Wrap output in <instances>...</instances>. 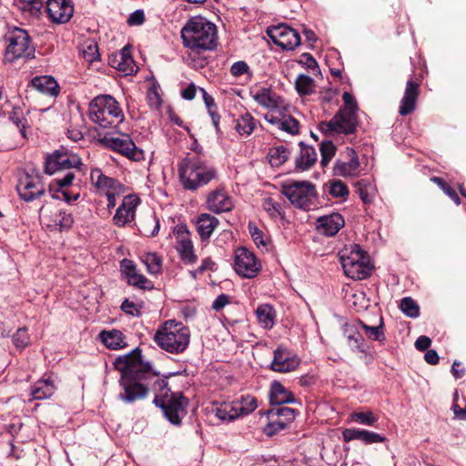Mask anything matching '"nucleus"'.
<instances>
[{
    "instance_id": "obj_1",
    "label": "nucleus",
    "mask_w": 466,
    "mask_h": 466,
    "mask_svg": "<svg viewBox=\"0 0 466 466\" xmlns=\"http://www.w3.org/2000/svg\"><path fill=\"white\" fill-rule=\"evenodd\" d=\"M115 365L121 371L119 384L123 391L118 394L119 400L133 403L145 399L152 390L155 392L153 402L162 410L165 418L175 426L181 424L187 413L188 400L181 392H172L167 388V381L143 360L140 350L117 358Z\"/></svg>"
},
{
    "instance_id": "obj_2",
    "label": "nucleus",
    "mask_w": 466,
    "mask_h": 466,
    "mask_svg": "<svg viewBox=\"0 0 466 466\" xmlns=\"http://www.w3.org/2000/svg\"><path fill=\"white\" fill-rule=\"evenodd\" d=\"M177 173L183 188L191 192H196L218 178L217 167L198 156H187L182 158L177 163Z\"/></svg>"
},
{
    "instance_id": "obj_3",
    "label": "nucleus",
    "mask_w": 466,
    "mask_h": 466,
    "mask_svg": "<svg viewBox=\"0 0 466 466\" xmlns=\"http://www.w3.org/2000/svg\"><path fill=\"white\" fill-rule=\"evenodd\" d=\"M185 47L195 53L211 51L218 45L217 26L202 16H193L181 29Z\"/></svg>"
},
{
    "instance_id": "obj_4",
    "label": "nucleus",
    "mask_w": 466,
    "mask_h": 466,
    "mask_svg": "<svg viewBox=\"0 0 466 466\" xmlns=\"http://www.w3.org/2000/svg\"><path fill=\"white\" fill-rule=\"evenodd\" d=\"M154 341L161 350L171 354H179L189 345L190 331L182 322L169 319L157 329Z\"/></svg>"
},
{
    "instance_id": "obj_5",
    "label": "nucleus",
    "mask_w": 466,
    "mask_h": 466,
    "mask_svg": "<svg viewBox=\"0 0 466 466\" xmlns=\"http://www.w3.org/2000/svg\"><path fill=\"white\" fill-rule=\"evenodd\" d=\"M89 118L101 128H108L119 125L124 120V114L113 96L100 95L89 104Z\"/></svg>"
},
{
    "instance_id": "obj_6",
    "label": "nucleus",
    "mask_w": 466,
    "mask_h": 466,
    "mask_svg": "<svg viewBox=\"0 0 466 466\" xmlns=\"http://www.w3.org/2000/svg\"><path fill=\"white\" fill-rule=\"evenodd\" d=\"M340 263L347 277L353 279H367L371 270L369 258L359 245H352L340 251Z\"/></svg>"
},
{
    "instance_id": "obj_7",
    "label": "nucleus",
    "mask_w": 466,
    "mask_h": 466,
    "mask_svg": "<svg viewBox=\"0 0 466 466\" xmlns=\"http://www.w3.org/2000/svg\"><path fill=\"white\" fill-rule=\"evenodd\" d=\"M8 43L5 52V60L13 63L15 60L25 57H33L35 47L31 43L28 33L19 27H15L9 31L6 35Z\"/></svg>"
},
{
    "instance_id": "obj_8",
    "label": "nucleus",
    "mask_w": 466,
    "mask_h": 466,
    "mask_svg": "<svg viewBox=\"0 0 466 466\" xmlns=\"http://www.w3.org/2000/svg\"><path fill=\"white\" fill-rule=\"evenodd\" d=\"M282 194L293 206L309 209L316 197V187L309 181H288L282 185Z\"/></svg>"
},
{
    "instance_id": "obj_9",
    "label": "nucleus",
    "mask_w": 466,
    "mask_h": 466,
    "mask_svg": "<svg viewBox=\"0 0 466 466\" xmlns=\"http://www.w3.org/2000/svg\"><path fill=\"white\" fill-rule=\"evenodd\" d=\"M359 126L357 113L348 108H339L335 116L328 122H321L319 129L329 136L336 134H354Z\"/></svg>"
},
{
    "instance_id": "obj_10",
    "label": "nucleus",
    "mask_w": 466,
    "mask_h": 466,
    "mask_svg": "<svg viewBox=\"0 0 466 466\" xmlns=\"http://www.w3.org/2000/svg\"><path fill=\"white\" fill-rule=\"evenodd\" d=\"M101 142L107 147L121 153L128 158L137 160L142 152L137 149L130 137L123 133H106Z\"/></svg>"
},
{
    "instance_id": "obj_11",
    "label": "nucleus",
    "mask_w": 466,
    "mask_h": 466,
    "mask_svg": "<svg viewBox=\"0 0 466 466\" xmlns=\"http://www.w3.org/2000/svg\"><path fill=\"white\" fill-rule=\"evenodd\" d=\"M82 165L80 157L67 150L61 148L55 150L46 158V172L52 175L59 170L79 168Z\"/></svg>"
},
{
    "instance_id": "obj_12",
    "label": "nucleus",
    "mask_w": 466,
    "mask_h": 466,
    "mask_svg": "<svg viewBox=\"0 0 466 466\" xmlns=\"http://www.w3.org/2000/svg\"><path fill=\"white\" fill-rule=\"evenodd\" d=\"M267 34L276 46L284 50H293L300 44L299 33L285 24L269 26Z\"/></svg>"
},
{
    "instance_id": "obj_13",
    "label": "nucleus",
    "mask_w": 466,
    "mask_h": 466,
    "mask_svg": "<svg viewBox=\"0 0 466 466\" xmlns=\"http://www.w3.org/2000/svg\"><path fill=\"white\" fill-rule=\"evenodd\" d=\"M234 268L239 276L252 279L260 271L261 264L248 249L238 248L235 252Z\"/></svg>"
},
{
    "instance_id": "obj_14",
    "label": "nucleus",
    "mask_w": 466,
    "mask_h": 466,
    "mask_svg": "<svg viewBox=\"0 0 466 466\" xmlns=\"http://www.w3.org/2000/svg\"><path fill=\"white\" fill-rule=\"evenodd\" d=\"M16 191L21 199L31 202L45 194V187L38 175L25 173L16 184Z\"/></svg>"
},
{
    "instance_id": "obj_15",
    "label": "nucleus",
    "mask_w": 466,
    "mask_h": 466,
    "mask_svg": "<svg viewBox=\"0 0 466 466\" xmlns=\"http://www.w3.org/2000/svg\"><path fill=\"white\" fill-rule=\"evenodd\" d=\"M176 238V249L179 254L181 261L185 264H194L198 260L195 254L190 233L185 225H177L174 229Z\"/></svg>"
},
{
    "instance_id": "obj_16",
    "label": "nucleus",
    "mask_w": 466,
    "mask_h": 466,
    "mask_svg": "<svg viewBox=\"0 0 466 466\" xmlns=\"http://www.w3.org/2000/svg\"><path fill=\"white\" fill-rule=\"evenodd\" d=\"M300 363V359L289 349L279 346L273 354L270 369L276 372L288 373L294 371Z\"/></svg>"
},
{
    "instance_id": "obj_17",
    "label": "nucleus",
    "mask_w": 466,
    "mask_h": 466,
    "mask_svg": "<svg viewBox=\"0 0 466 466\" xmlns=\"http://www.w3.org/2000/svg\"><path fill=\"white\" fill-rule=\"evenodd\" d=\"M207 208L217 214L229 212L234 208V200L225 187L219 186L209 191L206 198Z\"/></svg>"
},
{
    "instance_id": "obj_18",
    "label": "nucleus",
    "mask_w": 466,
    "mask_h": 466,
    "mask_svg": "<svg viewBox=\"0 0 466 466\" xmlns=\"http://www.w3.org/2000/svg\"><path fill=\"white\" fill-rule=\"evenodd\" d=\"M120 270L128 285L136 289L147 290L154 288L152 281L139 272L134 261L127 258L122 259L120 261Z\"/></svg>"
},
{
    "instance_id": "obj_19",
    "label": "nucleus",
    "mask_w": 466,
    "mask_h": 466,
    "mask_svg": "<svg viewBox=\"0 0 466 466\" xmlns=\"http://www.w3.org/2000/svg\"><path fill=\"white\" fill-rule=\"evenodd\" d=\"M347 160H337L333 172L334 175L343 177H356L360 175V163L358 154L353 148L347 147L345 151Z\"/></svg>"
},
{
    "instance_id": "obj_20",
    "label": "nucleus",
    "mask_w": 466,
    "mask_h": 466,
    "mask_svg": "<svg viewBox=\"0 0 466 466\" xmlns=\"http://www.w3.org/2000/svg\"><path fill=\"white\" fill-rule=\"evenodd\" d=\"M46 12L52 22L65 24L74 14V5L71 0H47Z\"/></svg>"
},
{
    "instance_id": "obj_21",
    "label": "nucleus",
    "mask_w": 466,
    "mask_h": 466,
    "mask_svg": "<svg viewBox=\"0 0 466 466\" xmlns=\"http://www.w3.org/2000/svg\"><path fill=\"white\" fill-rule=\"evenodd\" d=\"M137 204L138 200L134 196H126L113 217L114 224L121 228L131 222L135 218Z\"/></svg>"
},
{
    "instance_id": "obj_22",
    "label": "nucleus",
    "mask_w": 466,
    "mask_h": 466,
    "mask_svg": "<svg viewBox=\"0 0 466 466\" xmlns=\"http://www.w3.org/2000/svg\"><path fill=\"white\" fill-rule=\"evenodd\" d=\"M344 225V218L339 213L323 216L317 220V229L319 233L327 237L335 236Z\"/></svg>"
},
{
    "instance_id": "obj_23",
    "label": "nucleus",
    "mask_w": 466,
    "mask_h": 466,
    "mask_svg": "<svg viewBox=\"0 0 466 466\" xmlns=\"http://www.w3.org/2000/svg\"><path fill=\"white\" fill-rule=\"evenodd\" d=\"M299 152L295 157V170L306 171L310 169L317 162L318 154L316 149L304 142L299 143Z\"/></svg>"
},
{
    "instance_id": "obj_24",
    "label": "nucleus",
    "mask_w": 466,
    "mask_h": 466,
    "mask_svg": "<svg viewBox=\"0 0 466 466\" xmlns=\"http://www.w3.org/2000/svg\"><path fill=\"white\" fill-rule=\"evenodd\" d=\"M418 96L419 84L415 83L412 79L408 80L399 108L400 116H407L414 111Z\"/></svg>"
},
{
    "instance_id": "obj_25",
    "label": "nucleus",
    "mask_w": 466,
    "mask_h": 466,
    "mask_svg": "<svg viewBox=\"0 0 466 466\" xmlns=\"http://www.w3.org/2000/svg\"><path fill=\"white\" fill-rule=\"evenodd\" d=\"M30 86L39 93L49 96H56L59 93V86L54 77L50 76H35Z\"/></svg>"
},
{
    "instance_id": "obj_26",
    "label": "nucleus",
    "mask_w": 466,
    "mask_h": 466,
    "mask_svg": "<svg viewBox=\"0 0 466 466\" xmlns=\"http://www.w3.org/2000/svg\"><path fill=\"white\" fill-rule=\"evenodd\" d=\"M253 99L261 106L268 109H275L280 106V97L277 96L270 88L262 87L251 91Z\"/></svg>"
},
{
    "instance_id": "obj_27",
    "label": "nucleus",
    "mask_w": 466,
    "mask_h": 466,
    "mask_svg": "<svg viewBox=\"0 0 466 466\" xmlns=\"http://www.w3.org/2000/svg\"><path fill=\"white\" fill-rule=\"evenodd\" d=\"M90 179L92 185L104 193L109 191V189L116 190L118 187H122L121 184L117 180L113 177H106L99 168L91 170Z\"/></svg>"
},
{
    "instance_id": "obj_28",
    "label": "nucleus",
    "mask_w": 466,
    "mask_h": 466,
    "mask_svg": "<svg viewBox=\"0 0 466 466\" xmlns=\"http://www.w3.org/2000/svg\"><path fill=\"white\" fill-rule=\"evenodd\" d=\"M99 337L104 345L110 350H120L127 345L125 335L118 329L103 330Z\"/></svg>"
},
{
    "instance_id": "obj_29",
    "label": "nucleus",
    "mask_w": 466,
    "mask_h": 466,
    "mask_svg": "<svg viewBox=\"0 0 466 466\" xmlns=\"http://www.w3.org/2000/svg\"><path fill=\"white\" fill-rule=\"evenodd\" d=\"M344 335L347 339L348 345L352 350H358L362 353L367 351V343L355 326L345 325Z\"/></svg>"
},
{
    "instance_id": "obj_30",
    "label": "nucleus",
    "mask_w": 466,
    "mask_h": 466,
    "mask_svg": "<svg viewBox=\"0 0 466 466\" xmlns=\"http://www.w3.org/2000/svg\"><path fill=\"white\" fill-rule=\"evenodd\" d=\"M218 219L210 214H201L197 220V229L202 241L209 238L218 226Z\"/></svg>"
},
{
    "instance_id": "obj_31",
    "label": "nucleus",
    "mask_w": 466,
    "mask_h": 466,
    "mask_svg": "<svg viewBox=\"0 0 466 466\" xmlns=\"http://www.w3.org/2000/svg\"><path fill=\"white\" fill-rule=\"evenodd\" d=\"M270 401L272 404L281 405L295 402V398L279 381L275 380L270 387Z\"/></svg>"
},
{
    "instance_id": "obj_32",
    "label": "nucleus",
    "mask_w": 466,
    "mask_h": 466,
    "mask_svg": "<svg viewBox=\"0 0 466 466\" xmlns=\"http://www.w3.org/2000/svg\"><path fill=\"white\" fill-rule=\"evenodd\" d=\"M54 382L48 378L36 381L31 388V396L34 400L48 399L55 393Z\"/></svg>"
},
{
    "instance_id": "obj_33",
    "label": "nucleus",
    "mask_w": 466,
    "mask_h": 466,
    "mask_svg": "<svg viewBox=\"0 0 466 466\" xmlns=\"http://www.w3.org/2000/svg\"><path fill=\"white\" fill-rule=\"evenodd\" d=\"M358 324L363 329L369 339L379 342H383L386 339L384 333V322L381 316L379 319L378 324L369 325L362 320H358Z\"/></svg>"
},
{
    "instance_id": "obj_34",
    "label": "nucleus",
    "mask_w": 466,
    "mask_h": 466,
    "mask_svg": "<svg viewBox=\"0 0 466 466\" xmlns=\"http://www.w3.org/2000/svg\"><path fill=\"white\" fill-rule=\"evenodd\" d=\"M256 315L260 326L265 329H270L275 324L276 312L269 304L259 305L256 310Z\"/></svg>"
},
{
    "instance_id": "obj_35",
    "label": "nucleus",
    "mask_w": 466,
    "mask_h": 466,
    "mask_svg": "<svg viewBox=\"0 0 466 466\" xmlns=\"http://www.w3.org/2000/svg\"><path fill=\"white\" fill-rule=\"evenodd\" d=\"M235 121V129L240 136L251 135L257 127L256 119L248 112L241 114Z\"/></svg>"
},
{
    "instance_id": "obj_36",
    "label": "nucleus",
    "mask_w": 466,
    "mask_h": 466,
    "mask_svg": "<svg viewBox=\"0 0 466 466\" xmlns=\"http://www.w3.org/2000/svg\"><path fill=\"white\" fill-rule=\"evenodd\" d=\"M51 226L58 227L60 230L68 229L74 223L72 213L63 209L56 208L50 215Z\"/></svg>"
},
{
    "instance_id": "obj_37",
    "label": "nucleus",
    "mask_w": 466,
    "mask_h": 466,
    "mask_svg": "<svg viewBox=\"0 0 466 466\" xmlns=\"http://www.w3.org/2000/svg\"><path fill=\"white\" fill-rule=\"evenodd\" d=\"M141 261L145 264L147 271L151 275H157L162 270V258L156 252H147L141 256Z\"/></svg>"
},
{
    "instance_id": "obj_38",
    "label": "nucleus",
    "mask_w": 466,
    "mask_h": 466,
    "mask_svg": "<svg viewBox=\"0 0 466 466\" xmlns=\"http://www.w3.org/2000/svg\"><path fill=\"white\" fill-rule=\"evenodd\" d=\"M357 192L365 204L371 203L376 194L375 186L367 179H360L355 184Z\"/></svg>"
},
{
    "instance_id": "obj_39",
    "label": "nucleus",
    "mask_w": 466,
    "mask_h": 466,
    "mask_svg": "<svg viewBox=\"0 0 466 466\" xmlns=\"http://www.w3.org/2000/svg\"><path fill=\"white\" fill-rule=\"evenodd\" d=\"M295 88L299 96H309L315 92L316 84L313 78L301 74L295 80Z\"/></svg>"
},
{
    "instance_id": "obj_40",
    "label": "nucleus",
    "mask_w": 466,
    "mask_h": 466,
    "mask_svg": "<svg viewBox=\"0 0 466 466\" xmlns=\"http://www.w3.org/2000/svg\"><path fill=\"white\" fill-rule=\"evenodd\" d=\"M289 157V150L284 147L279 146L269 149L268 153V162L272 167H278L283 165Z\"/></svg>"
},
{
    "instance_id": "obj_41",
    "label": "nucleus",
    "mask_w": 466,
    "mask_h": 466,
    "mask_svg": "<svg viewBox=\"0 0 466 466\" xmlns=\"http://www.w3.org/2000/svg\"><path fill=\"white\" fill-rule=\"evenodd\" d=\"M232 402L239 417L248 415L257 409V400L250 395L242 396L240 400Z\"/></svg>"
},
{
    "instance_id": "obj_42",
    "label": "nucleus",
    "mask_w": 466,
    "mask_h": 466,
    "mask_svg": "<svg viewBox=\"0 0 466 466\" xmlns=\"http://www.w3.org/2000/svg\"><path fill=\"white\" fill-rule=\"evenodd\" d=\"M18 8L31 16H38L43 7L42 0H18Z\"/></svg>"
},
{
    "instance_id": "obj_43",
    "label": "nucleus",
    "mask_w": 466,
    "mask_h": 466,
    "mask_svg": "<svg viewBox=\"0 0 466 466\" xmlns=\"http://www.w3.org/2000/svg\"><path fill=\"white\" fill-rule=\"evenodd\" d=\"M81 54L84 59L89 63L99 59L97 44L92 40L86 41L81 47Z\"/></svg>"
},
{
    "instance_id": "obj_44",
    "label": "nucleus",
    "mask_w": 466,
    "mask_h": 466,
    "mask_svg": "<svg viewBox=\"0 0 466 466\" xmlns=\"http://www.w3.org/2000/svg\"><path fill=\"white\" fill-rule=\"evenodd\" d=\"M216 416L222 420H233L239 417L233 402L224 403L217 408Z\"/></svg>"
},
{
    "instance_id": "obj_45",
    "label": "nucleus",
    "mask_w": 466,
    "mask_h": 466,
    "mask_svg": "<svg viewBox=\"0 0 466 466\" xmlns=\"http://www.w3.org/2000/svg\"><path fill=\"white\" fill-rule=\"evenodd\" d=\"M268 423L264 428V432L268 436H272L284 430L288 423L280 418L272 417L270 410L268 412Z\"/></svg>"
},
{
    "instance_id": "obj_46",
    "label": "nucleus",
    "mask_w": 466,
    "mask_h": 466,
    "mask_svg": "<svg viewBox=\"0 0 466 466\" xmlns=\"http://www.w3.org/2000/svg\"><path fill=\"white\" fill-rule=\"evenodd\" d=\"M350 420L362 425L373 426L378 421V417L370 410L355 411L350 414Z\"/></svg>"
},
{
    "instance_id": "obj_47",
    "label": "nucleus",
    "mask_w": 466,
    "mask_h": 466,
    "mask_svg": "<svg viewBox=\"0 0 466 466\" xmlns=\"http://www.w3.org/2000/svg\"><path fill=\"white\" fill-rule=\"evenodd\" d=\"M319 151L321 155L320 164L323 167H325L335 156L336 147L331 141L326 140L321 142L319 146Z\"/></svg>"
},
{
    "instance_id": "obj_48",
    "label": "nucleus",
    "mask_w": 466,
    "mask_h": 466,
    "mask_svg": "<svg viewBox=\"0 0 466 466\" xmlns=\"http://www.w3.org/2000/svg\"><path fill=\"white\" fill-rule=\"evenodd\" d=\"M160 228L158 218L156 216H150L142 225L140 232L147 237H155Z\"/></svg>"
},
{
    "instance_id": "obj_49",
    "label": "nucleus",
    "mask_w": 466,
    "mask_h": 466,
    "mask_svg": "<svg viewBox=\"0 0 466 466\" xmlns=\"http://www.w3.org/2000/svg\"><path fill=\"white\" fill-rule=\"evenodd\" d=\"M279 129L283 130L290 135H297L299 132V123L293 116L284 115L281 116Z\"/></svg>"
},
{
    "instance_id": "obj_50",
    "label": "nucleus",
    "mask_w": 466,
    "mask_h": 466,
    "mask_svg": "<svg viewBox=\"0 0 466 466\" xmlns=\"http://www.w3.org/2000/svg\"><path fill=\"white\" fill-rule=\"evenodd\" d=\"M400 307L402 312L410 318H417L420 315V307L410 297L403 298Z\"/></svg>"
},
{
    "instance_id": "obj_51",
    "label": "nucleus",
    "mask_w": 466,
    "mask_h": 466,
    "mask_svg": "<svg viewBox=\"0 0 466 466\" xmlns=\"http://www.w3.org/2000/svg\"><path fill=\"white\" fill-rule=\"evenodd\" d=\"M329 193L333 198H340L345 199L349 196L350 190L347 185L341 180H331L329 181Z\"/></svg>"
},
{
    "instance_id": "obj_52",
    "label": "nucleus",
    "mask_w": 466,
    "mask_h": 466,
    "mask_svg": "<svg viewBox=\"0 0 466 466\" xmlns=\"http://www.w3.org/2000/svg\"><path fill=\"white\" fill-rule=\"evenodd\" d=\"M249 233L256 246L258 248L268 250L269 241L268 238L264 236V233L255 225H248Z\"/></svg>"
},
{
    "instance_id": "obj_53",
    "label": "nucleus",
    "mask_w": 466,
    "mask_h": 466,
    "mask_svg": "<svg viewBox=\"0 0 466 466\" xmlns=\"http://www.w3.org/2000/svg\"><path fill=\"white\" fill-rule=\"evenodd\" d=\"M272 417L280 418L286 421L290 422L295 418V410L288 407H276L269 410Z\"/></svg>"
},
{
    "instance_id": "obj_54",
    "label": "nucleus",
    "mask_w": 466,
    "mask_h": 466,
    "mask_svg": "<svg viewBox=\"0 0 466 466\" xmlns=\"http://www.w3.org/2000/svg\"><path fill=\"white\" fill-rule=\"evenodd\" d=\"M13 342L17 349H25L30 343V337L25 328H20L13 336Z\"/></svg>"
},
{
    "instance_id": "obj_55",
    "label": "nucleus",
    "mask_w": 466,
    "mask_h": 466,
    "mask_svg": "<svg viewBox=\"0 0 466 466\" xmlns=\"http://www.w3.org/2000/svg\"><path fill=\"white\" fill-rule=\"evenodd\" d=\"M262 208L272 218L281 216V206L271 198L263 200Z\"/></svg>"
},
{
    "instance_id": "obj_56",
    "label": "nucleus",
    "mask_w": 466,
    "mask_h": 466,
    "mask_svg": "<svg viewBox=\"0 0 466 466\" xmlns=\"http://www.w3.org/2000/svg\"><path fill=\"white\" fill-rule=\"evenodd\" d=\"M386 440H387L386 437H384L379 433L370 431L367 430H363V431H362L361 441L366 445L385 442Z\"/></svg>"
},
{
    "instance_id": "obj_57",
    "label": "nucleus",
    "mask_w": 466,
    "mask_h": 466,
    "mask_svg": "<svg viewBox=\"0 0 466 466\" xmlns=\"http://www.w3.org/2000/svg\"><path fill=\"white\" fill-rule=\"evenodd\" d=\"M299 63L302 64L305 67L311 70V72L315 75H320V69L317 63V61L314 59V57L309 54L305 53L301 56V59L299 60Z\"/></svg>"
},
{
    "instance_id": "obj_58",
    "label": "nucleus",
    "mask_w": 466,
    "mask_h": 466,
    "mask_svg": "<svg viewBox=\"0 0 466 466\" xmlns=\"http://www.w3.org/2000/svg\"><path fill=\"white\" fill-rule=\"evenodd\" d=\"M9 118L20 130L22 136L25 137V129L26 127V119L23 116L22 112L18 110H14L11 112Z\"/></svg>"
},
{
    "instance_id": "obj_59",
    "label": "nucleus",
    "mask_w": 466,
    "mask_h": 466,
    "mask_svg": "<svg viewBox=\"0 0 466 466\" xmlns=\"http://www.w3.org/2000/svg\"><path fill=\"white\" fill-rule=\"evenodd\" d=\"M230 73L233 76L238 77L242 75H248L251 76L249 66L245 61L235 62L230 67Z\"/></svg>"
},
{
    "instance_id": "obj_60",
    "label": "nucleus",
    "mask_w": 466,
    "mask_h": 466,
    "mask_svg": "<svg viewBox=\"0 0 466 466\" xmlns=\"http://www.w3.org/2000/svg\"><path fill=\"white\" fill-rule=\"evenodd\" d=\"M363 430L360 429H345L342 431V437L344 441L350 442L351 441H361V436H362Z\"/></svg>"
},
{
    "instance_id": "obj_61",
    "label": "nucleus",
    "mask_w": 466,
    "mask_h": 466,
    "mask_svg": "<svg viewBox=\"0 0 466 466\" xmlns=\"http://www.w3.org/2000/svg\"><path fill=\"white\" fill-rule=\"evenodd\" d=\"M120 308L121 310L124 311L126 314L133 317L139 316L140 314L138 307L134 302L128 300L127 299L122 302Z\"/></svg>"
},
{
    "instance_id": "obj_62",
    "label": "nucleus",
    "mask_w": 466,
    "mask_h": 466,
    "mask_svg": "<svg viewBox=\"0 0 466 466\" xmlns=\"http://www.w3.org/2000/svg\"><path fill=\"white\" fill-rule=\"evenodd\" d=\"M342 99L344 102V106H341L340 108H348L350 111H354L357 113V109H358L357 103H356L354 96L350 93L344 92L342 95Z\"/></svg>"
},
{
    "instance_id": "obj_63",
    "label": "nucleus",
    "mask_w": 466,
    "mask_h": 466,
    "mask_svg": "<svg viewBox=\"0 0 466 466\" xmlns=\"http://www.w3.org/2000/svg\"><path fill=\"white\" fill-rule=\"evenodd\" d=\"M229 302V298L226 294H220L212 304V309L216 311L222 309Z\"/></svg>"
},
{
    "instance_id": "obj_64",
    "label": "nucleus",
    "mask_w": 466,
    "mask_h": 466,
    "mask_svg": "<svg viewBox=\"0 0 466 466\" xmlns=\"http://www.w3.org/2000/svg\"><path fill=\"white\" fill-rule=\"evenodd\" d=\"M145 16L142 10H137L130 15L127 23L130 25H141L144 22Z\"/></svg>"
}]
</instances>
